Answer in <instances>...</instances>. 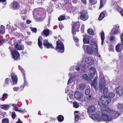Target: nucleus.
Masks as SVG:
<instances>
[{
    "instance_id": "nucleus-1",
    "label": "nucleus",
    "mask_w": 123,
    "mask_h": 123,
    "mask_svg": "<svg viewBox=\"0 0 123 123\" xmlns=\"http://www.w3.org/2000/svg\"><path fill=\"white\" fill-rule=\"evenodd\" d=\"M120 115V113L112 109L106 108L103 110L101 116H99V113L92 115L91 117L95 121H111L114 119H115Z\"/></svg>"
},
{
    "instance_id": "nucleus-2",
    "label": "nucleus",
    "mask_w": 123,
    "mask_h": 123,
    "mask_svg": "<svg viewBox=\"0 0 123 123\" xmlns=\"http://www.w3.org/2000/svg\"><path fill=\"white\" fill-rule=\"evenodd\" d=\"M82 48L85 50L86 49L88 54L91 55L94 52V54L96 56L100 57V55H98V44L93 42H92L88 44L84 45L83 46Z\"/></svg>"
},
{
    "instance_id": "nucleus-3",
    "label": "nucleus",
    "mask_w": 123,
    "mask_h": 123,
    "mask_svg": "<svg viewBox=\"0 0 123 123\" xmlns=\"http://www.w3.org/2000/svg\"><path fill=\"white\" fill-rule=\"evenodd\" d=\"M105 80L104 78L102 77L100 79V83L99 84L100 90L101 91L103 89V93L104 95H106L107 93L108 89L105 86Z\"/></svg>"
},
{
    "instance_id": "nucleus-4",
    "label": "nucleus",
    "mask_w": 123,
    "mask_h": 123,
    "mask_svg": "<svg viewBox=\"0 0 123 123\" xmlns=\"http://www.w3.org/2000/svg\"><path fill=\"white\" fill-rule=\"evenodd\" d=\"M56 44L55 49L59 53H63L64 51V48L63 43L59 40L56 41Z\"/></svg>"
},
{
    "instance_id": "nucleus-5",
    "label": "nucleus",
    "mask_w": 123,
    "mask_h": 123,
    "mask_svg": "<svg viewBox=\"0 0 123 123\" xmlns=\"http://www.w3.org/2000/svg\"><path fill=\"white\" fill-rule=\"evenodd\" d=\"M80 25L79 22L74 23L72 28V32L73 36L76 34L75 31L78 32L79 30L78 29L80 28Z\"/></svg>"
},
{
    "instance_id": "nucleus-6",
    "label": "nucleus",
    "mask_w": 123,
    "mask_h": 123,
    "mask_svg": "<svg viewBox=\"0 0 123 123\" xmlns=\"http://www.w3.org/2000/svg\"><path fill=\"white\" fill-rule=\"evenodd\" d=\"M9 49L11 52L13 59L15 60H17L20 55L19 53L16 50H14L11 47H9Z\"/></svg>"
},
{
    "instance_id": "nucleus-7",
    "label": "nucleus",
    "mask_w": 123,
    "mask_h": 123,
    "mask_svg": "<svg viewBox=\"0 0 123 123\" xmlns=\"http://www.w3.org/2000/svg\"><path fill=\"white\" fill-rule=\"evenodd\" d=\"M79 14H80V18L81 20L85 21L88 19V16L86 11L82 10L80 12Z\"/></svg>"
},
{
    "instance_id": "nucleus-8",
    "label": "nucleus",
    "mask_w": 123,
    "mask_h": 123,
    "mask_svg": "<svg viewBox=\"0 0 123 123\" xmlns=\"http://www.w3.org/2000/svg\"><path fill=\"white\" fill-rule=\"evenodd\" d=\"M107 97L102 96L101 98V102L102 104L105 105L107 106L109 104L111 101V99Z\"/></svg>"
},
{
    "instance_id": "nucleus-9",
    "label": "nucleus",
    "mask_w": 123,
    "mask_h": 123,
    "mask_svg": "<svg viewBox=\"0 0 123 123\" xmlns=\"http://www.w3.org/2000/svg\"><path fill=\"white\" fill-rule=\"evenodd\" d=\"M11 76L13 85L16 84L18 81V78L16 75L14 73H11Z\"/></svg>"
},
{
    "instance_id": "nucleus-10",
    "label": "nucleus",
    "mask_w": 123,
    "mask_h": 123,
    "mask_svg": "<svg viewBox=\"0 0 123 123\" xmlns=\"http://www.w3.org/2000/svg\"><path fill=\"white\" fill-rule=\"evenodd\" d=\"M43 45L47 48H54L52 45L49 43L48 40L47 39H45L43 41Z\"/></svg>"
},
{
    "instance_id": "nucleus-11",
    "label": "nucleus",
    "mask_w": 123,
    "mask_h": 123,
    "mask_svg": "<svg viewBox=\"0 0 123 123\" xmlns=\"http://www.w3.org/2000/svg\"><path fill=\"white\" fill-rule=\"evenodd\" d=\"M33 15L34 18L38 19L41 16V13L37 10H34L33 12Z\"/></svg>"
},
{
    "instance_id": "nucleus-12",
    "label": "nucleus",
    "mask_w": 123,
    "mask_h": 123,
    "mask_svg": "<svg viewBox=\"0 0 123 123\" xmlns=\"http://www.w3.org/2000/svg\"><path fill=\"white\" fill-rule=\"evenodd\" d=\"M85 62L87 64L92 65L94 63V59L92 57H90L86 58Z\"/></svg>"
},
{
    "instance_id": "nucleus-13",
    "label": "nucleus",
    "mask_w": 123,
    "mask_h": 123,
    "mask_svg": "<svg viewBox=\"0 0 123 123\" xmlns=\"http://www.w3.org/2000/svg\"><path fill=\"white\" fill-rule=\"evenodd\" d=\"M95 110V108L94 106L92 105L88 107V108L87 112L89 115L91 114L92 112L94 111Z\"/></svg>"
},
{
    "instance_id": "nucleus-14",
    "label": "nucleus",
    "mask_w": 123,
    "mask_h": 123,
    "mask_svg": "<svg viewBox=\"0 0 123 123\" xmlns=\"http://www.w3.org/2000/svg\"><path fill=\"white\" fill-rule=\"evenodd\" d=\"M89 70L90 73L89 75L91 78H92L95 74L96 69L94 68L91 67L90 68Z\"/></svg>"
},
{
    "instance_id": "nucleus-15",
    "label": "nucleus",
    "mask_w": 123,
    "mask_h": 123,
    "mask_svg": "<svg viewBox=\"0 0 123 123\" xmlns=\"http://www.w3.org/2000/svg\"><path fill=\"white\" fill-rule=\"evenodd\" d=\"M97 76L96 77L93 82L91 83V85L92 87L93 88L95 89V90L97 89Z\"/></svg>"
},
{
    "instance_id": "nucleus-16",
    "label": "nucleus",
    "mask_w": 123,
    "mask_h": 123,
    "mask_svg": "<svg viewBox=\"0 0 123 123\" xmlns=\"http://www.w3.org/2000/svg\"><path fill=\"white\" fill-rule=\"evenodd\" d=\"M116 92L119 96H121L123 93V89L121 86H119L117 88Z\"/></svg>"
},
{
    "instance_id": "nucleus-17",
    "label": "nucleus",
    "mask_w": 123,
    "mask_h": 123,
    "mask_svg": "<svg viewBox=\"0 0 123 123\" xmlns=\"http://www.w3.org/2000/svg\"><path fill=\"white\" fill-rule=\"evenodd\" d=\"M50 31L49 29H45L41 33L42 36L45 37L48 36L49 35Z\"/></svg>"
},
{
    "instance_id": "nucleus-18",
    "label": "nucleus",
    "mask_w": 123,
    "mask_h": 123,
    "mask_svg": "<svg viewBox=\"0 0 123 123\" xmlns=\"http://www.w3.org/2000/svg\"><path fill=\"white\" fill-rule=\"evenodd\" d=\"M74 96L76 98L78 99H80L82 97L81 93L78 92H77L74 93Z\"/></svg>"
},
{
    "instance_id": "nucleus-19",
    "label": "nucleus",
    "mask_w": 123,
    "mask_h": 123,
    "mask_svg": "<svg viewBox=\"0 0 123 123\" xmlns=\"http://www.w3.org/2000/svg\"><path fill=\"white\" fill-rule=\"evenodd\" d=\"M86 85L83 83H81L77 86V89L79 90H83L86 87Z\"/></svg>"
},
{
    "instance_id": "nucleus-20",
    "label": "nucleus",
    "mask_w": 123,
    "mask_h": 123,
    "mask_svg": "<svg viewBox=\"0 0 123 123\" xmlns=\"http://www.w3.org/2000/svg\"><path fill=\"white\" fill-rule=\"evenodd\" d=\"M90 37L89 36L87 35L85 36L83 39V41L84 43H89V40L90 39Z\"/></svg>"
},
{
    "instance_id": "nucleus-21",
    "label": "nucleus",
    "mask_w": 123,
    "mask_h": 123,
    "mask_svg": "<svg viewBox=\"0 0 123 123\" xmlns=\"http://www.w3.org/2000/svg\"><path fill=\"white\" fill-rule=\"evenodd\" d=\"M123 44H121L117 45L116 47V50L117 52H120L122 50Z\"/></svg>"
},
{
    "instance_id": "nucleus-22",
    "label": "nucleus",
    "mask_w": 123,
    "mask_h": 123,
    "mask_svg": "<svg viewBox=\"0 0 123 123\" xmlns=\"http://www.w3.org/2000/svg\"><path fill=\"white\" fill-rule=\"evenodd\" d=\"M15 47L18 50H23L24 49V47L23 45H19L17 44L15 46Z\"/></svg>"
},
{
    "instance_id": "nucleus-23",
    "label": "nucleus",
    "mask_w": 123,
    "mask_h": 123,
    "mask_svg": "<svg viewBox=\"0 0 123 123\" xmlns=\"http://www.w3.org/2000/svg\"><path fill=\"white\" fill-rule=\"evenodd\" d=\"M106 14V12L105 11H104L100 14L98 18L99 20H101L105 16V14Z\"/></svg>"
},
{
    "instance_id": "nucleus-24",
    "label": "nucleus",
    "mask_w": 123,
    "mask_h": 123,
    "mask_svg": "<svg viewBox=\"0 0 123 123\" xmlns=\"http://www.w3.org/2000/svg\"><path fill=\"white\" fill-rule=\"evenodd\" d=\"M42 37L41 36L39 37V38L38 39V44L39 45V47L41 49H42L43 48L42 46V41L41 40L42 39Z\"/></svg>"
},
{
    "instance_id": "nucleus-25",
    "label": "nucleus",
    "mask_w": 123,
    "mask_h": 123,
    "mask_svg": "<svg viewBox=\"0 0 123 123\" xmlns=\"http://www.w3.org/2000/svg\"><path fill=\"white\" fill-rule=\"evenodd\" d=\"M120 29H114V28H113L111 30V33L112 34H115L120 33Z\"/></svg>"
},
{
    "instance_id": "nucleus-26",
    "label": "nucleus",
    "mask_w": 123,
    "mask_h": 123,
    "mask_svg": "<svg viewBox=\"0 0 123 123\" xmlns=\"http://www.w3.org/2000/svg\"><path fill=\"white\" fill-rule=\"evenodd\" d=\"M5 27L3 25H1L0 28V34L3 35L4 34L5 32Z\"/></svg>"
},
{
    "instance_id": "nucleus-27",
    "label": "nucleus",
    "mask_w": 123,
    "mask_h": 123,
    "mask_svg": "<svg viewBox=\"0 0 123 123\" xmlns=\"http://www.w3.org/2000/svg\"><path fill=\"white\" fill-rule=\"evenodd\" d=\"M101 39L102 41L101 44L102 45H104V42L105 38V33L104 32H101Z\"/></svg>"
},
{
    "instance_id": "nucleus-28",
    "label": "nucleus",
    "mask_w": 123,
    "mask_h": 123,
    "mask_svg": "<svg viewBox=\"0 0 123 123\" xmlns=\"http://www.w3.org/2000/svg\"><path fill=\"white\" fill-rule=\"evenodd\" d=\"M1 108L4 110H8L9 107V105H3L1 106Z\"/></svg>"
},
{
    "instance_id": "nucleus-29",
    "label": "nucleus",
    "mask_w": 123,
    "mask_h": 123,
    "mask_svg": "<svg viewBox=\"0 0 123 123\" xmlns=\"http://www.w3.org/2000/svg\"><path fill=\"white\" fill-rule=\"evenodd\" d=\"M25 23H21L20 24L19 27L20 29L24 30L26 27Z\"/></svg>"
},
{
    "instance_id": "nucleus-30",
    "label": "nucleus",
    "mask_w": 123,
    "mask_h": 123,
    "mask_svg": "<svg viewBox=\"0 0 123 123\" xmlns=\"http://www.w3.org/2000/svg\"><path fill=\"white\" fill-rule=\"evenodd\" d=\"M64 119L62 115H59L57 117V120H58L60 122L62 121Z\"/></svg>"
},
{
    "instance_id": "nucleus-31",
    "label": "nucleus",
    "mask_w": 123,
    "mask_h": 123,
    "mask_svg": "<svg viewBox=\"0 0 123 123\" xmlns=\"http://www.w3.org/2000/svg\"><path fill=\"white\" fill-rule=\"evenodd\" d=\"M10 81V80L8 78H6L5 80V81L4 85V86H5L6 85H8Z\"/></svg>"
},
{
    "instance_id": "nucleus-32",
    "label": "nucleus",
    "mask_w": 123,
    "mask_h": 123,
    "mask_svg": "<svg viewBox=\"0 0 123 123\" xmlns=\"http://www.w3.org/2000/svg\"><path fill=\"white\" fill-rule=\"evenodd\" d=\"M82 77L85 80L88 81L89 80V77L87 74H84L82 76Z\"/></svg>"
},
{
    "instance_id": "nucleus-33",
    "label": "nucleus",
    "mask_w": 123,
    "mask_h": 123,
    "mask_svg": "<svg viewBox=\"0 0 123 123\" xmlns=\"http://www.w3.org/2000/svg\"><path fill=\"white\" fill-rule=\"evenodd\" d=\"M73 104L74 107L75 108H77L79 107V104L75 101L74 102H73Z\"/></svg>"
},
{
    "instance_id": "nucleus-34",
    "label": "nucleus",
    "mask_w": 123,
    "mask_h": 123,
    "mask_svg": "<svg viewBox=\"0 0 123 123\" xmlns=\"http://www.w3.org/2000/svg\"><path fill=\"white\" fill-rule=\"evenodd\" d=\"M89 2L90 5H92L97 3V0H90Z\"/></svg>"
},
{
    "instance_id": "nucleus-35",
    "label": "nucleus",
    "mask_w": 123,
    "mask_h": 123,
    "mask_svg": "<svg viewBox=\"0 0 123 123\" xmlns=\"http://www.w3.org/2000/svg\"><path fill=\"white\" fill-rule=\"evenodd\" d=\"M106 0H100V8L102 7L105 3Z\"/></svg>"
},
{
    "instance_id": "nucleus-36",
    "label": "nucleus",
    "mask_w": 123,
    "mask_h": 123,
    "mask_svg": "<svg viewBox=\"0 0 123 123\" xmlns=\"http://www.w3.org/2000/svg\"><path fill=\"white\" fill-rule=\"evenodd\" d=\"M74 7H72L67 9V10L69 12H71L74 11Z\"/></svg>"
},
{
    "instance_id": "nucleus-37",
    "label": "nucleus",
    "mask_w": 123,
    "mask_h": 123,
    "mask_svg": "<svg viewBox=\"0 0 123 123\" xmlns=\"http://www.w3.org/2000/svg\"><path fill=\"white\" fill-rule=\"evenodd\" d=\"M88 32L91 35H93L94 33L92 30L91 28H90L87 30Z\"/></svg>"
},
{
    "instance_id": "nucleus-38",
    "label": "nucleus",
    "mask_w": 123,
    "mask_h": 123,
    "mask_svg": "<svg viewBox=\"0 0 123 123\" xmlns=\"http://www.w3.org/2000/svg\"><path fill=\"white\" fill-rule=\"evenodd\" d=\"M9 120L8 119L3 118L2 120V123H9Z\"/></svg>"
},
{
    "instance_id": "nucleus-39",
    "label": "nucleus",
    "mask_w": 123,
    "mask_h": 123,
    "mask_svg": "<svg viewBox=\"0 0 123 123\" xmlns=\"http://www.w3.org/2000/svg\"><path fill=\"white\" fill-rule=\"evenodd\" d=\"M12 106L14 107V109L16 111H18L19 109H18L17 105L16 104H13Z\"/></svg>"
},
{
    "instance_id": "nucleus-40",
    "label": "nucleus",
    "mask_w": 123,
    "mask_h": 123,
    "mask_svg": "<svg viewBox=\"0 0 123 123\" xmlns=\"http://www.w3.org/2000/svg\"><path fill=\"white\" fill-rule=\"evenodd\" d=\"M115 95V94L114 93H110L109 94V97H107L108 98V99H109V98H113Z\"/></svg>"
},
{
    "instance_id": "nucleus-41",
    "label": "nucleus",
    "mask_w": 123,
    "mask_h": 123,
    "mask_svg": "<svg viewBox=\"0 0 123 123\" xmlns=\"http://www.w3.org/2000/svg\"><path fill=\"white\" fill-rule=\"evenodd\" d=\"M81 68H85V66H83L82 67H81ZM80 66L79 65H78L77 66H76L75 69L79 71L80 70Z\"/></svg>"
},
{
    "instance_id": "nucleus-42",
    "label": "nucleus",
    "mask_w": 123,
    "mask_h": 123,
    "mask_svg": "<svg viewBox=\"0 0 123 123\" xmlns=\"http://www.w3.org/2000/svg\"><path fill=\"white\" fill-rule=\"evenodd\" d=\"M66 18L65 16H61L59 18H58V20L59 21H62L64 20Z\"/></svg>"
},
{
    "instance_id": "nucleus-43",
    "label": "nucleus",
    "mask_w": 123,
    "mask_h": 123,
    "mask_svg": "<svg viewBox=\"0 0 123 123\" xmlns=\"http://www.w3.org/2000/svg\"><path fill=\"white\" fill-rule=\"evenodd\" d=\"M8 96V95L6 93L4 94L3 95L2 97V98L1 99V100H2V99H5Z\"/></svg>"
},
{
    "instance_id": "nucleus-44",
    "label": "nucleus",
    "mask_w": 123,
    "mask_h": 123,
    "mask_svg": "<svg viewBox=\"0 0 123 123\" xmlns=\"http://www.w3.org/2000/svg\"><path fill=\"white\" fill-rule=\"evenodd\" d=\"M30 29L32 32H34L35 33L37 32V29L36 28H33L32 27H30Z\"/></svg>"
},
{
    "instance_id": "nucleus-45",
    "label": "nucleus",
    "mask_w": 123,
    "mask_h": 123,
    "mask_svg": "<svg viewBox=\"0 0 123 123\" xmlns=\"http://www.w3.org/2000/svg\"><path fill=\"white\" fill-rule=\"evenodd\" d=\"M75 121H78L79 118V116L77 114H75Z\"/></svg>"
},
{
    "instance_id": "nucleus-46",
    "label": "nucleus",
    "mask_w": 123,
    "mask_h": 123,
    "mask_svg": "<svg viewBox=\"0 0 123 123\" xmlns=\"http://www.w3.org/2000/svg\"><path fill=\"white\" fill-rule=\"evenodd\" d=\"M18 68L21 71V72H22L23 73L24 76L25 75V73H23V72L24 71V70L23 69L20 65H18Z\"/></svg>"
},
{
    "instance_id": "nucleus-47",
    "label": "nucleus",
    "mask_w": 123,
    "mask_h": 123,
    "mask_svg": "<svg viewBox=\"0 0 123 123\" xmlns=\"http://www.w3.org/2000/svg\"><path fill=\"white\" fill-rule=\"evenodd\" d=\"M24 85L25 86H27L28 85V83H27V82L26 81V80L25 75H24Z\"/></svg>"
},
{
    "instance_id": "nucleus-48",
    "label": "nucleus",
    "mask_w": 123,
    "mask_h": 123,
    "mask_svg": "<svg viewBox=\"0 0 123 123\" xmlns=\"http://www.w3.org/2000/svg\"><path fill=\"white\" fill-rule=\"evenodd\" d=\"M12 116L13 119H14L15 118V117L16 116V114L14 112H12Z\"/></svg>"
},
{
    "instance_id": "nucleus-49",
    "label": "nucleus",
    "mask_w": 123,
    "mask_h": 123,
    "mask_svg": "<svg viewBox=\"0 0 123 123\" xmlns=\"http://www.w3.org/2000/svg\"><path fill=\"white\" fill-rule=\"evenodd\" d=\"M123 107V106L122 105L119 104L117 106V108L120 110H121Z\"/></svg>"
},
{
    "instance_id": "nucleus-50",
    "label": "nucleus",
    "mask_w": 123,
    "mask_h": 123,
    "mask_svg": "<svg viewBox=\"0 0 123 123\" xmlns=\"http://www.w3.org/2000/svg\"><path fill=\"white\" fill-rule=\"evenodd\" d=\"M84 27L85 25H81V30L82 33H83L84 32Z\"/></svg>"
},
{
    "instance_id": "nucleus-51",
    "label": "nucleus",
    "mask_w": 123,
    "mask_h": 123,
    "mask_svg": "<svg viewBox=\"0 0 123 123\" xmlns=\"http://www.w3.org/2000/svg\"><path fill=\"white\" fill-rule=\"evenodd\" d=\"M114 46L113 45H110L109 46V49L110 51H112L113 50Z\"/></svg>"
},
{
    "instance_id": "nucleus-52",
    "label": "nucleus",
    "mask_w": 123,
    "mask_h": 123,
    "mask_svg": "<svg viewBox=\"0 0 123 123\" xmlns=\"http://www.w3.org/2000/svg\"><path fill=\"white\" fill-rule=\"evenodd\" d=\"M87 99L89 100H92L93 98V96L91 95L87 96Z\"/></svg>"
},
{
    "instance_id": "nucleus-53",
    "label": "nucleus",
    "mask_w": 123,
    "mask_h": 123,
    "mask_svg": "<svg viewBox=\"0 0 123 123\" xmlns=\"http://www.w3.org/2000/svg\"><path fill=\"white\" fill-rule=\"evenodd\" d=\"M20 112L21 113L23 114L26 112V111L25 110H21L19 109L18 111Z\"/></svg>"
},
{
    "instance_id": "nucleus-54",
    "label": "nucleus",
    "mask_w": 123,
    "mask_h": 123,
    "mask_svg": "<svg viewBox=\"0 0 123 123\" xmlns=\"http://www.w3.org/2000/svg\"><path fill=\"white\" fill-rule=\"evenodd\" d=\"M18 4L17 3H14L13 4V7L14 8H16L18 6Z\"/></svg>"
},
{
    "instance_id": "nucleus-55",
    "label": "nucleus",
    "mask_w": 123,
    "mask_h": 123,
    "mask_svg": "<svg viewBox=\"0 0 123 123\" xmlns=\"http://www.w3.org/2000/svg\"><path fill=\"white\" fill-rule=\"evenodd\" d=\"M85 94L86 95L88 94L90 92V89H88L86 90L85 92Z\"/></svg>"
},
{
    "instance_id": "nucleus-56",
    "label": "nucleus",
    "mask_w": 123,
    "mask_h": 123,
    "mask_svg": "<svg viewBox=\"0 0 123 123\" xmlns=\"http://www.w3.org/2000/svg\"><path fill=\"white\" fill-rule=\"evenodd\" d=\"M73 80L72 78H71L69 79L68 82V85L70 84L72 81Z\"/></svg>"
},
{
    "instance_id": "nucleus-57",
    "label": "nucleus",
    "mask_w": 123,
    "mask_h": 123,
    "mask_svg": "<svg viewBox=\"0 0 123 123\" xmlns=\"http://www.w3.org/2000/svg\"><path fill=\"white\" fill-rule=\"evenodd\" d=\"M113 28H114V29H120L119 26L118 25L116 24L115 25V26Z\"/></svg>"
},
{
    "instance_id": "nucleus-58",
    "label": "nucleus",
    "mask_w": 123,
    "mask_h": 123,
    "mask_svg": "<svg viewBox=\"0 0 123 123\" xmlns=\"http://www.w3.org/2000/svg\"><path fill=\"white\" fill-rule=\"evenodd\" d=\"M110 40L112 41H115V39L114 38V37L113 36H111L110 37Z\"/></svg>"
},
{
    "instance_id": "nucleus-59",
    "label": "nucleus",
    "mask_w": 123,
    "mask_h": 123,
    "mask_svg": "<svg viewBox=\"0 0 123 123\" xmlns=\"http://www.w3.org/2000/svg\"><path fill=\"white\" fill-rule=\"evenodd\" d=\"M18 87H14L13 88V90L15 91H17L19 89Z\"/></svg>"
},
{
    "instance_id": "nucleus-60",
    "label": "nucleus",
    "mask_w": 123,
    "mask_h": 123,
    "mask_svg": "<svg viewBox=\"0 0 123 123\" xmlns=\"http://www.w3.org/2000/svg\"><path fill=\"white\" fill-rule=\"evenodd\" d=\"M74 38L75 42H78L79 41V39L76 37H74Z\"/></svg>"
},
{
    "instance_id": "nucleus-61",
    "label": "nucleus",
    "mask_w": 123,
    "mask_h": 123,
    "mask_svg": "<svg viewBox=\"0 0 123 123\" xmlns=\"http://www.w3.org/2000/svg\"><path fill=\"white\" fill-rule=\"evenodd\" d=\"M6 41V40H5L4 39H2V40H0V43L1 44H3L4 42Z\"/></svg>"
},
{
    "instance_id": "nucleus-62",
    "label": "nucleus",
    "mask_w": 123,
    "mask_h": 123,
    "mask_svg": "<svg viewBox=\"0 0 123 123\" xmlns=\"http://www.w3.org/2000/svg\"><path fill=\"white\" fill-rule=\"evenodd\" d=\"M21 13L22 14H26V11L25 10H23L21 11Z\"/></svg>"
},
{
    "instance_id": "nucleus-63",
    "label": "nucleus",
    "mask_w": 123,
    "mask_h": 123,
    "mask_svg": "<svg viewBox=\"0 0 123 123\" xmlns=\"http://www.w3.org/2000/svg\"><path fill=\"white\" fill-rule=\"evenodd\" d=\"M17 25H14L12 26V28L13 30H16L17 29Z\"/></svg>"
},
{
    "instance_id": "nucleus-64",
    "label": "nucleus",
    "mask_w": 123,
    "mask_h": 123,
    "mask_svg": "<svg viewBox=\"0 0 123 123\" xmlns=\"http://www.w3.org/2000/svg\"><path fill=\"white\" fill-rule=\"evenodd\" d=\"M81 1L83 4L86 5L87 4L86 0H81Z\"/></svg>"
}]
</instances>
